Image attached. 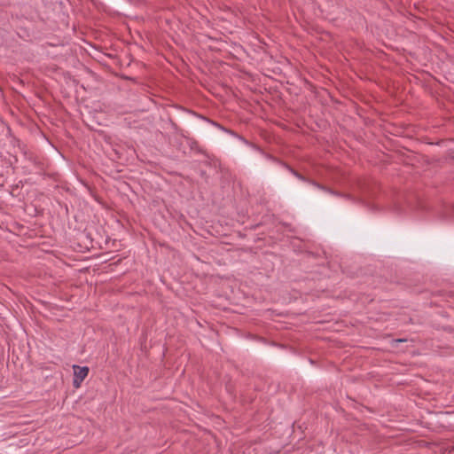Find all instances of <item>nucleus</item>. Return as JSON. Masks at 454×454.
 I'll return each mask as SVG.
<instances>
[{
  "label": "nucleus",
  "mask_w": 454,
  "mask_h": 454,
  "mask_svg": "<svg viewBox=\"0 0 454 454\" xmlns=\"http://www.w3.org/2000/svg\"><path fill=\"white\" fill-rule=\"evenodd\" d=\"M316 185H317V187H319L320 189H323V190H325V191H328V189H326V188H325V187L320 186V184H316Z\"/></svg>",
  "instance_id": "2"
},
{
  "label": "nucleus",
  "mask_w": 454,
  "mask_h": 454,
  "mask_svg": "<svg viewBox=\"0 0 454 454\" xmlns=\"http://www.w3.org/2000/svg\"><path fill=\"white\" fill-rule=\"evenodd\" d=\"M74 387L78 388L81 386L82 381L87 377L89 373V368L84 366L81 367L78 365H74Z\"/></svg>",
  "instance_id": "1"
}]
</instances>
